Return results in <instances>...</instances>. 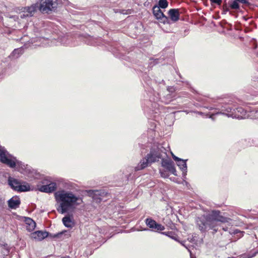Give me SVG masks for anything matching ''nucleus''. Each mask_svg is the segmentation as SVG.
<instances>
[{
  "instance_id": "nucleus-1",
  "label": "nucleus",
  "mask_w": 258,
  "mask_h": 258,
  "mask_svg": "<svg viewBox=\"0 0 258 258\" xmlns=\"http://www.w3.org/2000/svg\"><path fill=\"white\" fill-rule=\"evenodd\" d=\"M219 211H212L211 213L198 217L196 220L197 225L199 230L204 232L208 230H213L216 232L220 226L219 222L227 223L228 226H232V220L220 215Z\"/></svg>"
},
{
  "instance_id": "nucleus-2",
  "label": "nucleus",
  "mask_w": 258,
  "mask_h": 258,
  "mask_svg": "<svg viewBox=\"0 0 258 258\" xmlns=\"http://www.w3.org/2000/svg\"><path fill=\"white\" fill-rule=\"evenodd\" d=\"M56 201L58 204L57 211L60 214H64L81 205L83 200L81 198L71 191L64 189L56 191L54 194Z\"/></svg>"
},
{
  "instance_id": "nucleus-3",
  "label": "nucleus",
  "mask_w": 258,
  "mask_h": 258,
  "mask_svg": "<svg viewBox=\"0 0 258 258\" xmlns=\"http://www.w3.org/2000/svg\"><path fill=\"white\" fill-rule=\"evenodd\" d=\"M209 110L216 109L219 110L220 111L216 113H213L210 115L209 117L214 120V115L219 114H222L226 115L228 117L235 118L238 119H243L248 117L249 115L247 114V112L243 108L241 107H237L233 108L231 105L229 104H225L222 105L221 108H215L213 107H204Z\"/></svg>"
},
{
  "instance_id": "nucleus-4",
  "label": "nucleus",
  "mask_w": 258,
  "mask_h": 258,
  "mask_svg": "<svg viewBox=\"0 0 258 258\" xmlns=\"http://www.w3.org/2000/svg\"><path fill=\"white\" fill-rule=\"evenodd\" d=\"M57 6V1H41L39 4H37L24 8L23 13L20 15V17L25 18L27 17H32L37 9L42 13H49L50 12L55 11Z\"/></svg>"
},
{
  "instance_id": "nucleus-5",
  "label": "nucleus",
  "mask_w": 258,
  "mask_h": 258,
  "mask_svg": "<svg viewBox=\"0 0 258 258\" xmlns=\"http://www.w3.org/2000/svg\"><path fill=\"white\" fill-rule=\"evenodd\" d=\"M0 161L11 168H16L20 172L25 168V165L22 162L17 160L15 157H12L6 149L1 146H0Z\"/></svg>"
},
{
  "instance_id": "nucleus-6",
  "label": "nucleus",
  "mask_w": 258,
  "mask_h": 258,
  "mask_svg": "<svg viewBox=\"0 0 258 258\" xmlns=\"http://www.w3.org/2000/svg\"><path fill=\"white\" fill-rule=\"evenodd\" d=\"M168 149H166L162 145L153 147L150 152L147 154L146 157L149 159V161L151 163L158 162L160 159L165 158L167 157Z\"/></svg>"
},
{
  "instance_id": "nucleus-7",
  "label": "nucleus",
  "mask_w": 258,
  "mask_h": 258,
  "mask_svg": "<svg viewBox=\"0 0 258 258\" xmlns=\"http://www.w3.org/2000/svg\"><path fill=\"white\" fill-rule=\"evenodd\" d=\"M161 165L166 169V170L160 169V173L162 177L164 178L168 177L169 176L168 172L177 176L174 164L170 159L163 158L162 160Z\"/></svg>"
},
{
  "instance_id": "nucleus-8",
  "label": "nucleus",
  "mask_w": 258,
  "mask_h": 258,
  "mask_svg": "<svg viewBox=\"0 0 258 258\" xmlns=\"http://www.w3.org/2000/svg\"><path fill=\"white\" fill-rule=\"evenodd\" d=\"M43 185L39 187V191L41 192L50 193L55 191L56 189V184L55 182H51L47 179H44L42 182Z\"/></svg>"
},
{
  "instance_id": "nucleus-9",
  "label": "nucleus",
  "mask_w": 258,
  "mask_h": 258,
  "mask_svg": "<svg viewBox=\"0 0 258 258\" xmlns=\"http://www.w3.org/2000/svg\"><path fill=\"white\" fill-rule=\"evenodd\" d=\"M145 223L147 226L152 231L159 232L165 229L164 226L157 223L155 220L151 218H148L145 220Z\"/></svg>"
},
{
  "instance_id": "nucleus-10",
  "label": "nucleus",
  "mask_w": 258,
  "mask_h": 258,
  "mask_svg": "<svg viewBox=\"0 0 258 258\" xmlns=\"http://www.w3.org/2000/svg\"><path fill=\"white\" fill-rule=\"evenodd\" d=\"M173 159L176 161L177 165L182 171L183 174L185 175L187 172V166L186 161L187 160H183L175 156L171 152H170Z\"/></svg>"
},
{
  "instance_id": "nucleus-11",
  "label": "nucleus",
  "mask_w": 258,
  "mask_h": 258,
  "mask_svg": "<svg viewBox=\"0 0 258 258\" xmlns=\"http://www.w3.org/2000/svg\"><path fill=\"white\" fill-rule=\"evenodd\" d=\"M153 13L155 18L161 22H165V21L167 20V18L161 11V9H160V7H157V5L153 7Z\"/></svg>"
},
{
  "instance_id": "nucleus-12",
  "label": "nucleus",
  "mask_w": 258,
  "mask_h": 258,
  "mask_svg": "<svg viewBox=\"0 0 258 258\" xmlns=\"http://www.w3.org/2000/svg\"><path fill=\"white\" fill-rule=\"evenodd\" d=\"M8 204L10 208L16 209L19 207L21 204L20 199L18 196H14L8 201Z\"/></svg>"
},
{
  "instance_id": "nucleus-13",
  "label": "nucleus",
  "mask_w": 258,
  "mask_h": 258,
  "mask_svg": "<svg viewBox=\"0 0 258 258\" xmlns=\"http://www.w3.org/2000/svg\"><path fill=\"white\" fill-rule=\"evenodd\" d=\"M238 2H241L242 3L245 4H248V1H233V3L231 4H230L229 6H227L226 4H225L224 6V11L225 12H228L231 9L233 10H237L239 9V4L238 3Z\"/></svg>"
},
{
  "instance_id": "nucleus-14",
  "label": "nucleus",
  "mask_w": 258,
  "mask_h": 258,
  "mask_svg": "<svg viewBox=\"0 0 258 258\" xmlns=\"http://www.w3.org/2000/svg\"><path fill=\"white\" fill-rule=\"evenodd\" d=\"M48 235L46 231H37L31 234V237L36 240L40 241L47 237Z\"/></svg>"
},
{
  "instance_id": "nucleus-15",
  "label": "nucleus",
  "mask_w": 258,
  "mask_h": 258,
  "mask_svg": "<svg viewBox=\"0 0 258 258\" xmlns=\"http://www.w3.org/2000/svg\"><path fill=\"white\" fill-rule=\"evenodd\" d=\"M148 160L149 159L146 156L143 158L135 167V170L136 171L141 170L147 167L149 164H151Z\"/></svg>"
},
{
  "instance_id": "nucleus-16",
  "label": "nucleus",
  "mask_w": 258,
  "mask_h": 258,
  "mask_svg": "<svg viewBox=\"0 0 258 258\" xmlns=\"http://www.w3.org/2000/svg\"><path fill=\"white\" fill-rule=\"evenodd\" d=\"M20 182L21 181H19L18 179L11 177H10L8 179L9 185L12 189L17 191L19 188Z\"/></svg>"
},
{
  "instance_id": "nucleus-17",
  "label": "nucleus",
  "mask_w": 258,
  "mask_h": 258,
  "mask_svg": "<svg viewBox=\"0 0 258 258\" xmlns=\"http://www.w3.org/2000/svg\"><path fill=\"white\" fill-rule=\"evenodd\" d=\"M62 221L64 225L68 228H73L75 225V222L72 217L70 216H67L63 217Z\"/></svg>"
},
{
  "instance_id": "nucleus-18",
  "label": "nucleus",
  "mask_w": 258,
  "mask_h": 258,
  "mask_svg": "<svg viewBox=\"0 0 258 258\" xmlns=\"http://www.w3.org/2000/svg\"><path fill=\"white\" fill-rule=\"evenodd\" d=\"M168 14L171 20L173 22H176L179 20V12L178 9H170Z\"/></svg>"
},
{
  "instance_id": "nucleus-19",
  "label": "nucleus",
  "mask_w": 258,
  "mask_h": 258,
  "mask_svg": "<svg viewBox=\"0 0 258 258\" xmlns=\"http://www.w3.org/2000/svg\"><path fill=\"white\" fill-rule=\"evenodd\" d=\"M26 229L29 232L32 231L36 227V223L31 218H27L25 220Z\"/></svg>"
},
{
  "instance_id": "nucleus-20",
  "label": "nucleus",
  "mask_w": 258,
  "mask_h": 258,
  "mask_svg": "<svg viewBox=\"0 0 258 258\" xmlns=\"http://www.w3.org/2000/svg\"><path fill=\"white\" fill-rule=\"evenodd\" d=\"M30 189V185L28 183L21 181L17 191L25 192L29 191Z\"/></svg>"
},
{
  "instance_id": "nucleus-21",
  "label": "nucleus",
  "mask_w": 258,
  "mask_h": 258,
  "mask_svg": "<svg viewBox=\"0 0 258 258\" xmlns=\"http://www.w3.org/2000/svg\"><path fill=\"white\" fill-rule=\"evenodd\" d=\"M222 229L223 230L225 231H229V233L231 235H238L237 236L240 237L242 236L243 232L238 230V229H234V230H231L230 228H229L228 226L226 227H222Z\"/></svg>"
},
{
  "instance_id": "nucleus-22",
  "label": "nucleus",
  "mask_w": 258,
  "mask_h": 258,
  "mask_svg": "<svg viewBox=\"0 0 258 258\" xmlns=\"http://www.w3.org/2000/svg\"><path fill=\"white\" fill-rule=\"evenodd\" d=\"M252 86L253 87V95L258 96V80L257 81L253 80L252 82Z\"/></svg>"
},
{
  "instance_id": "nucleus-23",
  "label": "nucleus",
  "mask_w": 258,
  "mask_h": 258,
  "mask_svg": "<svg viewBox=\"0 0 258 258\" xmlns=\"http://www.w3.org/2000/svg\"><path fill=\"white\" fill-rule=\"evenodd\" d=\"M22 49L21 48H17L15 49L12 52V55L15 57H18L21 54H22Z\"/></svg>"
},
{
  "instance_id": "nucleus-24",
  "label": "nucleus",
  "mask_w": 258,
  "mask_h": 258,
  "mask_svg": "<svg viewBox=\"0 0 258 258\" xmlns=\"http://www.w3.org/2000/svg\"><path fill=\"white\" fill-rule=\"evenodd\" d=\"M161 234L165 235L175 240H177L176 236L172 232H162Z\"/></svg>"
},
{
  "instance_id": "nucleus-25",
  "label": "nucleus",
  "mask_w": 258,
  "mask_h": 258,
  "mask_svg": "<svg viewBox=\"0 0 258 258\" xmlns=\"http://www.w3.org/2000/svg\"><path fill=\"white\" fill-rule=\"evenodd\" d=\"M168 5L167 1H159V4L157 7H160V9H165L167 7Z\"/></svg>"
},
{
  "instance_id": "nucleus-26",
  "label": "nucleus",
  "mask_w": 258,
  "mask_h": 258,
  "mask_svg": "<svg viewBox=\"0 0 258 258\" xmlns=\"http://www.w3.org/2000/svg\"><path fill=\"white\" fill-rule=\"evenodd\" d=\"M65 233H68V232L67 231H62L61 232H60V233L55 235V237H59L60 236H61L62 235H63Z\"/></svg>"
},
{
  "instance_id": "nucleus-27",
  "label": "nucleus",
  "mask_w": 258,
  "mask_h": 258,
  "mask_svg": "<svg viewBox=\"0 0 258 258\" xmlns=\"http://www.w3.org/2000/svg\"><path fill=\"white\" fill-rule=\"evenodd\" d=\"M93 192H94V195H95V196H97V195H100V191L99 190H94V191H93Z\"/></svg>"
},
{
  "instance_id": "nucleus-28",
  "label": "nucleus",
  "mask_w": 258,
  "mask_h": 258,
  "mask_svg": "<svg viewBox=\"0 0 258 258\" xmlns=\"http://www.w3.org/2000/svg\"><path fill=\"white\" fill-rule=\"evenodd\" d=\"M212 3H216V4H217L218 5H221V2L222 1H211Z\"/></svg>"
},
{
  "instance_id": "nucleus-29",
  "label": "nucleus",
  "mask_w": 258,
  "mask_h": 258,
  "mask_svg": "<svg viewBox=\"0 0 258 258\" xmlns=\"http://www.w3.org/2000/svg\"><path fill=\"white\" fill-rule=\"evenodd\" d=\"M257 253H258V251L254 252L251 256H250V257L254 256Z\"/></svg>"
},
{
  "instance_id": "nucleus-30",
  "label": "nucleus",
  "mask_w": 258,
  "mask_h": 258,
  "mask_svg": "<svg viewBox=\"0 0 258 258\" xmlns=\"http://www.w3.org/2000/svg\"><path fill=\"white\" fill-rule=\"evenodd\" d=\"M197 113L198 114L201 115H204V113L203 112H202L198 111Z\"/></svg>"
},
{
  "instance_id": "nucleus-31",
  "label": "nucleus",
  "mask_w": 258,
  "mask_h": 258,
  "mask_svg": "<svg viewBox=\"0 0 258 258\" xmlns=\"http://www.w3.org/2000/svg\"><path fill=\"white\" fill-rule=\"evenodd\" d=\"M198 101H201V102H205V100L202 98H199L198 99Z\"/></svg>"
},
{
  "instance_id": "nucleus-32",
  "label": "nucleus",
  "mask_w": 258,
  "mask_h": 258,
  "mask_svg": "<svg viewBox=\"0 0 258 258\" xmlns=\"http://www.w3.org/2000/svg\"><path fill=\"white\" fill-rule=\"evenodd\" d=\"M88 44H90V45H94V42H90V41H89V42H88Z\"/></svg>"
},
{
  "instance_id": "nucleus-33",
  "label": "nucleus",
  "mask_w": 258,
  "mask_h": 258,
  "mask_svg": "<svg viewBox=\"0 0 258 258\" xmlns=\"http://www.w3.org/2000/svg\"><path fill=\"white\" fill-rule=\"evenodd\" d=\"M255 113V116L258 118V110L256 111Z\"/></svg>"
},
{
  "instance_id": "nucleus-34",
  "label": "nucleus",
  "mask_w": 258,
  "mask_h": 258,
  "mask_svg": "<svg viewBox=\"0 0 258 258\" xmlns=\"http://www.w3.org/2000/svg\"><path fill=\"white\" fill-rule=\"evenodd\" d=\"M69 236H70V234L69 233H68L67 234V237H69Z\"/></svg>"
},
{
  "instance_id": "nucleus-35",
  "label": "nucleus",
  "mask_w": 258,
  "mask_h": 258,
  "mask_svg": "<svg viewBox=\"0 0 258 258\" xmlns=\"http://www.w3.org/2000/svg\"><path fill=\"white\" fill-rule=\"evenodd\" d=\"M158 63V60H156H156H155V63Z\"/></svg>"
},
{
  "instance_id": "nucleus-36",
  "label": "nucleus",
  "mask_w": 258,
  "mask_h": 258,
  "mask_svg": "<svg viewBox=\"0 0 258 258\" xmlns=\"http://www.w3.org/2000/svg\"><path fill=\"white\" fill-rule=\"evenodd\" d=\"M61 258H70L69 256H66V257H61Z\"/></svg>"
},
{
  "instance_id": "nucleus-37",
  "label": "nucleus",
  "mask_w": 258,
  "mask_h": 258,
  "mask_svg": "<svg viewBox=\"0 0 258 258\" xmlns=\"http://www.w3.org/2000/svg\"><path fill=\"white\" fill-rule=\"evenodd\" d=\"M206 117H208V114H206Z\"/></svg>"
},
{
  "instance_id": "nucleus-38",
  "label": "nucleus",
  "mask_w": 258,
  "mask_h": 258,
  "mask_svg": "<svg viewBox=\"0 0 258 258\" xmlns=\"http://www.w3.org/2000/svg\"><path fill=\"white\" fill-rule=\"evenodd\" d=\"M191 258H192V257H191Z\"/></svg>"
}]
</instances>
